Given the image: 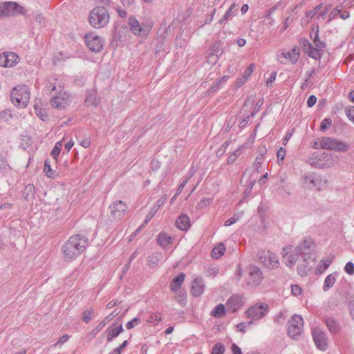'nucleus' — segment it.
Here are the masks:
<instances>
[{"instance_id":"obj_1","label":"nucleus","mask_w":354,"mask_h":354,"mask_svg":"<svg viewBox=\"0 0 354 354\" xmlns=\"http://www.w3.org/2000/svg\"><path fill=\"white\" fill-rule=\"evenodd\" d=\"M314 250V242L310 238H305L294 249L291 245H287L283 248L282 256L286 265L292 268L297 262L305 255L310 254Z\"/></svg>"},{"instance_id":"obj_2","label":"nucleus","mask_w":354,"mask_h":354,"mask_svg":"<svg viewBox=\"0 0 354 354\" xmlns=\"http://www.w3.org/2000/svg\"><path fill=\"white\" fill-rule=\"evenodd\" d=\"M88 245V239L84 235L71 236L62 247L64 258L72 261L82 254Z\"/></svg>"},{"instance_id":"obj_3","label":"nucleus","mask_w":354,"mask_h":354,"mask_svg":"<svg viewBox=\"0 0 354 354\" xmlns=\"http://www.w3.org/2000/svg\"><path fill=\"white\" fill-rule=\"evenodd\" d=\"M327 183L324 176L313 171L305 172L301 176V187L308 191L321 192L326 188Z\"/></svg>"},{"instance_id":"obj_4","label":"nucleus","mask_w":354,"mask_h":354,"mask_svg":"<svg viewBox=\"0 0 354 354\" xmlns=\"http://www.w3.org/2000/svg\"><path fill=\"white\" fill-rule=\"evenodd\" d=\"M50 91H55L58 93L55 97H53L50 100L51 106L57 109H64L71 102V96L66 92H62L63 86L61 84L60 81L57 78L52 79L46 84Z\"/></svg>"},{"instance_id":"obj_5","label":"nucleus","mask_w":354,"mask_h":354,"mask_svg":"<svg viewBox=\"0 0 354 354\" xmlns=\"http://www.w3.org/2000/svg\"><path fill=\"white\" fill-rule=\"evenodd\" d=\"M311 38L313 40L315 47L306 39L303 42L304 46L308 47V55L314 59H319L322 57V49L326 47V44L319 40L318 35V26L311 29Z\"/></svg>"},{"instance_id":"obj_6","label":"nucleus","mask_w":354,"mask_h":354,"mask_svg":"<svg viewBox=\"0 0 354 354\" xmlns=\"http://www.w3.org/2000/svg\"><path fill=\"white\" fill-rule=\"evenodd\" d=\"M109 18V12L104 6H97L91 11L88 19L93 27L100 28L108 24Z\"/></svg>"},{"instance_id":"obj_7","label":"nucleus","mask_w":354,"mask_h":354,"mask_svg":"<svg viewBox=\"0 0 354 354\" xmlns=\"http://www.w3.org/2000/svg\"><path fill=\"white\" fill-rule=\"evenodd\" d=\"M30 99V93L26 86L15 87L11 91L10 100L12 104L19 107H25Z\"/></svg>"},{"instance_id":"obj_8","label":"nucleus","mask_w":354,"mask_h":354,"mask_svg":"<svg viewBox=\"0 0 354 354\" xmlns=\"http://www.w3.org/2000/svg\"><path fill=\"white\" fill-rule=\"evenodd\" d=\"M263 279V273L259 267L250 265L246 268L245 283L247 286H258L261 283Z\"/></svg>"},{"instance_id":"obj_9","label":"nucleus","mask_w":354,"mask_h":354,"mask_svg":"<svg viewBox=\"0 0 354 354\" xmlns=\"http://www.w3.org/2000/svg\"><path fill=\"white\" fill-rule=\"evenodd\" d=\"M320 147L340 152H346L349 149V145L343 141L335 138L324 137L320 140Z\"/></svg>"},{"instance_id":"obj_10","label":"nucleus","mask_w":354,"mask_h":354,"mask_svg":"<svg viewBox=\"0 0 354 354\" xmlns=\"http://www.w3.org/2000/svg\"><path fill=\"white\" fill-rule=\"evenodd\" d=\"M288 335L292 339H297L301 335L304 321L301 315H294L288 321Z\"/></svg>"},{"instance_id":"obj_11","label":"nucleus","mask_w":354,"mask_h":354,"mask_svg":"<svg viewBox=\"0 0 354 354\" xmlns=\"http://www.w3.org/2000/svg\"><path fill=\"white\" fill-rule=\"evenodd\" d=\"M24 12L25 9L15 2L6 1L0 3V17L15 16Z\"/></svg>"},{"instance_id":"obj_12","label":"nucleus","mask_w":354,"mask_h":354,"mask_svg":"<svg viewBox=\"0 0 354 354\" xmlns=\"http://www.w3.org/2000/svg\"><path fill=\"white\" fill-rule=\"evenodd\" d=\"M269 311V306L266 304H256L246 311L248 317L252 320H259L264 317Z\"/></svg>"},{"instance_id":"obj_13","label":"nucleus","mask_w":354,"mask_h":354,"mask_svg":"<svg viewBox=\"0 0 354 354\" xmlns=\"http://www.w3.org/2000/svg\"><path fill=\"white\" fill-rule=\"evenodd\" d=\"M128 207L125 202L116 201L109 205L111 216L115 220H120L126 214Z\"/></svg>"},{"instance_id":"obj_14","label":"nucleus","mask_w":354,"mask_h":354,"mask_svg":"<svg viewBox=\"0 0 354 354\" xmlns=\"http://www.w3.org/2000/svg\"><path fill=\"white\" fill-rule=\"evenodd\" d=\"M315 258L311 257V253L304 257L299 261L297 266V272L300 276H306L310 270L313 268L315 264Z\"/></svg>"},{"instance_id":"obj_15","label":"nucleus","mask_w":354,"mask_h":354,"mask_svg":"<svg viewBox=\"0 0 354 354\" xmlns=\"http://www.w3.org/2000/svg\"><path fill=\"white\" fill-rule=\"evenodd\" d=\"M85 41L88 48L93 52H100L103 48V41L102 38L93 33L86 35Z\"/></svg>"},{"instance_id":"obj_16","label":"nucleus","mask_w":354,"mask_h":354,"mask_svg":"<svg viewBox=\"0 0 354 354\" xmlns=\"http://www.w3.org/2000/svg\"><path fill=\"white\" fill-rule=\"evenodd\" d=\"M259 261L270 269H276L279 266L278 257L270 251H267L260 256Z\"/></svg>"},{"instance_id":"obj_17","label":"nucleus","mask_w":354,"mask_h":354,"mask_svg":"<svg viewBox=\"0 0 354 354\" xmlns=\"http://www.w3.org/2000/svg\"><path fill=\"white\" fill-rule=\"evenodd\" d=\"M314 342L321 351H326L328 347V340L326 333L319 328H313L312 331Z\"/></svg>"},{"instance_id":"obj_18","label":"nucleus","mask_w":354,"mask_h":354,"mask_svg":"<svg viewBox=\"0 0 354 354\" xmlns=\"http://www.w3.org/2000/svg\"><path fill=\"white\" fill-rule=\"evenodd\" d=\"M19 61V56L12 52H6L0 55V66L12 67Z\"/></svg>"},{"instance_id":"obj_19","label":"nucleus","mask_w":354,"mask_h":354,"mask_svg":"<svg viewBox=\"0 0 354 354\" xmlns=\"http://www.w3.org/2000/svg\"><path fill=\"white\" fill-rule=\"evenodd\" d=\"M243 297L239 295H234L227 299L225 305L227 311L234 313L239 310L243 306Z\"/></svg>"},{"instance_id":"obj_20","label":"nucleus","mask_w":354,"mask_h":354,"mask_svg":"<svg viewBox=\"0 0 354 354\" xmlns=\"http://www.w3.org/2000/svg\"><path fill=\"white\" fill-rule=\"evenodd\" d=\"M205 290L204 280L202 277H198L194 279L192 283L191 292L193 296L199 297Z\"/></svg>"},{"instance_id":"obj_21","label":"nucleus","mask_w":354,"mask_h":354,"mask_svg":"<svg viewBox=\"0 0 354 354\" xmlns=\"http://www.w3.org/2000/svg\"><path fill=\"white\" fill-rule=\"evenodd\" d=\"M167 196H161L156 202V203L151 208L149 212L147 214L146 218L142 223V225H146L155 215L159 208L165 203Z\"/></svg>"},{"instance_id":"obj_22","label":"nucleus","mask_w":354,"mask_h":354,"mask_svg":"<svg viewBox=\"0 0 354 354\" xmlns=\"http://www.w3.org/2000/svg\"><path fill=\"white\" fill-rule=\"evenodd\" d=\"M128 24L129 26L131 31L135 35L143 36L141 22H139L138 20H137V19L134 16L129 17Z\"/></svg>"},{"instance_id":"obj_23","label":"nucleus","mask_w":354,"mask_h":354,"mask_svg":"<svg viewBox=\"0 0 354 354\" xmlns=\"http://www.w3.org/2000/svg\"><path fill=\"white\" fill-rule=\"evenodd\" d=\"M324 322L331 333H337L340 327L338 321L333 317H326Z\"/></svg>"},{"instance_id":"obj_24","label":"nucleus","mask_w":354,"mask_h":354,"mask_svg":"<svg viewBox=\"0 0 354 354\" xmlns=\"http://www.w3.org/2000/svg\"><path fill=\"white\" fill-rule=\"evenodd\" d=\"M115 326V324H112L106 330V333L107 334L106 338L108 342H111L114 337H118L120 333H122L124 331L122 324L117 326Z\"/></svg>"},{"instance_id":"obj_25","label":"nucleus","mask_w":354,"mask_h":354,"mask_svg":"<svg viewBox=\"0 0 354 354\" xmlns=\"http://www.w3.org/2000/svg\"><path fill=\"white\" fill-rule=\"evenodd\" d=\"M176 225L181 230H187L191 225L189 217L185 214L180 215L176 219Z\"/></svg>"},{"instance_id":"obj_26","label":"nucleus","mask_w":354,"mask_h":354,"mask_svg":"<svg viewBox=\"0 0 354 354\" xmlns=\"http://www.w3.org/2000/svg\"><path fill=\"white\" fill-rule=\"evenodd\" d=\"M157 241L161 247L166 248L173 243L174 238L166 232H160L158 236Z\"/></svg>"},{"instance_id":"obj_27","label":"nucleus","mask_w":354,"mask_h":354,"mask_svg":"<svg viewBox=\"0 0 354 354\" xmlns=\"http://www.w3.org/2000/svg\"><path fill=\"white\" fill-rule=\"evenodd\" d=\"M237 8L235 3L231 5V6L226 11L222 19L218 21L220 24H224L226 21L231 20L234 16L236 15Z\"/></svg>"},{"instance_id":"obj_28","label":"nucleus","mask_w":354,"mask_h":354,"mask_svg":"<svg viewBox=\"0 0 354 354\" xmlns=\"http://www.w3.org/2000/svg\"><path fill=\"white\" fill-rule=\"evenodd\" d=\"M185 279V274L183 272L180 273L176 277H175L171 284L170 289L171 291L178 290L181 288V285L184 282Z\"/></svg>"},{"instance_id":"obj_29","label":"nucleus","mask_w":354,"mask_h":354,"mask_svg":"<svg viewBox=\"0 0 354 354\" xmlns=\"http://www.w3.org/2000/svg\"><path fill=\"white\" fill-rule=\"evenodd\" d=\"M337 272H333L328 274L324 282L323 290L324 291H328L330 288H331L335 284L337 280Z\"/></svg>"},{"instance_id":"obj_30","label":"nucleus","mask_w":354,"mask_h":354,"mask_svg":"<svg viewBox=\"0 0 354 354\" xmlns=\"http://www.w3.org/2000/svg\"><path fill=\"white\" fill-rule=\"evenodd\" d=\"M299 49L294 48L292 50L287 53H282L281 55L286 59H288L290 62L295 63L299 58Z\"/></svg>"},{"instance_id":"obj_31","label":"nucleus","mask_w":354,"mask_h":354,"mask_svg":"<svg viewBox=\"0 0 354 354\" xmlns=\"http://www.w3.org/2000/svg\"><path fill=\"white\" fill-rule=\"evenodd\" d=\"M142 28V35L143 36H147L151 31V28H153V23L152 19L147 18L145 19L141 22Z\"/></svg>"},{"instance_id":"obj_32","label":"nucleus","mask_w":354,"mask_h":354,"mask_svg":"<svg viewBox=\"0 0 354 354\" xmlns=\"http://www.w3.org/2000/svg\"><path fill=\"white\" fill-rule=\"evenodd\" d=\"M225 251V245L223 243H219L212 249L211 254L212 258L218 259L223 255Z\"/></svg>"},{"instance_id":"obj_33","label":"nucleus","mask_w":354,"mask_h":354,"mask_svg":"<svg viewBox=\"0 0 354 354\" xmlns=\"http://www.w3.org/2000/svg\"><path fill=\"white\" fill-rule=\"evenodd\" d=\"M175 294L176 300L181 305H185L186 304V292L182 288L173 290L172 291Z\"/></svg>"},{"instance_id":"obj_34","label":"nucleus","mask_w":354,"mask_h":354,"mask_svg":"<svg viewBox=\"0 0 354 354\" xmlns=\"http://www.w3.org/2000/svg\"><path fill=\"white\" fill-rule=\"evenodd\" d=\"M225 307L223 304H220L216 306L211 312V315L214 317H221L225 315Z\"/></svg>"},{"instance_id":"obj_35","label":"nucleus","mask_w":354,"mask_h":354,"mask_svg":"<svg viewBox=\"0 0 354 354\" xmlns=\"http://www.w3.org/2000/svg\"><path fill=\"white\" fill-rule=\"evenodd\" d=\"M44 171L48 178H54L58 176L56 170L52 169L49 161L46 160L44 162Z\"/></svg>"},{"instance_id":"obj_36","label":"nucleus","mask_w":354,"mask_h":354,"mask_svg":"<svg viewBox=\"0 0 354 354\" xmlns=\"http://www.w3.org/2000/svg\"><path fill=\"white\" fill-rule=\"evenodd\" d=\"M35 194V187L32 184L27 185L23 192L24 197L28 201L30 198H33Z\"/></svg>"},{"instance_id":"obj_37","label":"nucleus","mask_w":354,"mask_h":354,"mask_svg":"<svg viewBox=\"0 0 354 354\" xmlns=\"http://www.w3.org/2000/svg\"><path fill=\"white\" fill-rule=\"evenodd\" d=\"M12 118V113L9 109H4L0 111V122H9Z\"/></svg>"},{"instance_id":"obj_38","label":"nucleus","mask_w":354,"mask_h":354,"mask_svg":"<svg viewBox=\"0 0 354 354\" xmlns=\"http://www.w3.org/2000/svg\"><path fill=\"white\" fill-rule=\"evenodd\" d=\"M161 260V254L156 253L149 256L147 259V262L150 266H157L158 262Z\"/></svg>"},{"instance_id":"obj_39","label":"nucleus","mask_w":354,"mask_h":354,"mask_svg":"<svg viewBox=\"0 0 354 354\" xmlns=\"http://www.w3.org/2000/svg\"><path fill=\"white\" fill-rule=\"evenodd\" d=\"M255 68V65L252 63L250 64V66L245 70L243 73V81L241 82V84H245L248 78L252 75V72L254 71V69Z\"/></svg>"},{"instance_id":"obj_40","label":"nucleus","mask_w":354,"mask_h":354,"mask_svg":"<svg viewBox=\"0 0 354 354\" xmlns=\"http://www.w3.org/2000/svg\"><path fill=\"white\" fill-rule=\"evenodd\" d=\"M93 311L94 310L93 308H90L85 310L82 313V319L85 323L88 324L91 322Z\"/></svg>"},{"instance_id":"obj_41","label":"nucleus","mask_w":354,"mask_h":354,"mask_svg":"<svg viewBox=\"0 0 354 354\" xmlns=\"http://www.w3.org/2000/svg\"><path fill=\"white\" fill-rule=\"evenodd\" d=\"M85 102L88 105H93V106H97L99 103L98 100L96 99L95 94L94 93H90L86 96Z\"/></svg>"},{"instance_id":"obj_42","label":"nucleus","mask_w":354,"mask_h":354,"mask_svg":"<svg viewBox=\"0 0 354 354\" xmlns=\"http://www.w3.org/2000/svg\"><path fill=\"white\" fill-rule=\"evenodd\" d=\"M160 321L161 317L156 313L151 314L147 319V322L153 326L158 325Z\"/></svg>"},{"instance_id":"obj_43","label":"nucleus","mask_w":354,"mask_h":354,"mask_svg":"<svg viewBox=\"0 0 354 354\" xmlns=\"http://www.w3.org/2000/svg\"><path fill=\"white\" fill-rule=\"evenodd\" d=\"M243 215V212L235 214L232 217L230 218L225 222V226H230L237 222Z\"/></svg>"},{"instance_id":"obj_44","label":"nucleus","mask_w":354,"mask_h":354,"mask_svg":"<svg viewBox=\"0 0 354 354\" xmlns=\"http://www.w3.org/2000/svg\"><path fill=\"white\" fill-rule=\"evenodd\" d=\"M224 351V345L221 343H217L213 346L212 354H223Z\"/></svg>"},{"instance_id":"obj_45","label":"nucleus","mask_w":354,"mask_h":354,"mask_svg":"<svg viewBox=\"0 0 354 354\" xmlns=\"http://www.w3.org/2000/svg\"><path fill=\"white\" fill-rule=\"evenodd\" d=\"M62 147V144L61 142H58L55 144L54 148L51 151L52 156L57 160V156L59 155L61 149Z\"/></svg>"},{"instance_id":"obj_46","label":"nucleus","mask_w":354,"mask_h":354,"mask_svg":"<svg viewBox=\"0 0 354 354\" xmlns=\"http://www.w3.org/2000/svg\"><path fill=\"white\" fill-rule=\"evenodd\" d=\"M344 270L350 276L354 274V263L351 261L347 262L344 268Z\"/></svg>"},{"instance_id":"obj_47","label":"nucleus","mask_w":354,"mask_h":354,"mask_svg":"<svg viewBox=\"0 0 354 354\" xmlns=\"http://www.w3.org/2000/svg\"><path fill=\"white\" fill-rule=\"evenodd\" d=\"M35 110L36 115L38 117H39V118L41 120L45 121L46 120H47V118H48L47 114L45 113L44 111H42L41 109H39L37 105H35Z\"/></svg>"},{"instance_id":"obj_48","label":"nucleus","mask_w":354,"mask_h":354,"mask_svg":"<svg viewBox=\"0 0 354 354\" xmlns=\"http://www.w3.org/2000/svg\"><path fill=\"white\" fill-rule=\"evenodd\" d=\"M332 124V120L330 118L324 119L320 124V130L325 131Z\"/></svg>"},{"instance_id":"obj_49","label":"nucleus","mask_w":354,"mask_h":354,"mask_svg":"<svg viewBox=\"0 0 354 354\" xmlns=\"http://www.w3.org/2000/svg\"><path fill=\"white\" fill-rule=\"evenodd\" d=\"M264 158H261V156H257L254 165L257 172H261V164L263 163Z\"/></svg>"},{"instance_id":"obj_50","label":"nucleus","mask_w":354,"mask_h":354,"mask_svg":"<svg viewBox=\"0 0 354 354\" xmlns=\"http://www.w3.org/2000/svg\"><path fill=\"white\" fill-rule=\"evenodd\" d=\"M286 156V149L283 147H280L277 153V157L278 160V163L279 164L280 161H283Z\"/></svg>"},{"instance_id":"obj_51","label":"nucleus","mask_w":354,"mask_h":354,"mask_svg":"<svg viewBox=\"0 0 354 354\" xmlns=\"http://www.w3.org/2000/svg\"><path fill=\"white\" fill-rule=\"evenodd\" d=\"M349 313L353 320H354V295L351 298L348 304Z\"/></svg>"},{"instance_id":"obj_52","label":"nucleus","mask_w":354,"mask_h":354,"mask_svg":"<svg viewBox=\"0 0 354 354\" xmlns=\"http://www.w3.org/2000/svg\"><path fill=\"white\" fill-rule=\"evenodd\" d=\"M291 291L293 295L299 296L301 294L302 290L301 287L298 285H292L291 286Z\"/></svg>"},{"instance_id":"obj_53","label":"nucleus","mask_w":354,"mask_h":354,"mask_svg":"<svg viewBox=\"0 0 354 354\" xmlns=\"http://www.w3.org/2000/svg\"><path fill=\"white\" fill-rule=\"evenodd\" d=\"M138 323H140V319L135 317L132 320L127 323L126 327L127 328V329H131Z\"/></svg>"},{"instance_id":"obj_54","label":"nucleus","mask_w":354,"mask_h":354,"mask_svg":"<svg viewBox=\"0 0 354 354\" xmlns=\"http://www.w3.org/2000/svg\"><path fill=\"white\" fill-rule=\"evenodd\" d=\"M188 181H189V178H185V179H183L182 180L181 183L180 184V185L178 186V187L177 189L176 195H178L181 193V192L183 191V189H184L185 186L187 185Z\"/></svg>"},{"instance_id":"obj_55","label":"nucleus","mask_w":354,"mask_h":354,"mask_svg":"<svg viewBox=\"0 0 354 354\" xmlns=\"http://www.w3.org/2000/svg\"><path fill=\"white\" fill-rule=\"evenodd\" d=\"M212 201V199L210 198H203L200 201V202L198 203V206L201 208H203L205 206L209 205L211 203Z\"/></svg>"},{"instance_id":"obj_56","label":"nucleus","mask_w":354,"mask_h":354,"mask_svg":"<svg viewBox=\"0 0 354 354\" xmlns=\"http://www.w3.org/2000/svg\"><path fill=\"white\" fill-rule=\"evenodd\" d=\"M331 262H332L331 260L329 259H322L321 261V263H322V266H320L319 268H317V270H319L321 266H322L323 267V270H326L328 268V266H330Z\"/></svg>"},{"instance_id":"obj_57","label":"nucleus","mask_w":354,"mask_h":354,"mask_svg":"<svg viewBox=\"0 0 354 354\" xmlns=\"http://www.w3.org/2000/svg\"><path fill=\"white\" fill-rule=\"evenodd\" d=\"M316 102L317 97L315 95H311L307 100V105L308 107H312L315 104Z\"/></svg>"},{"instance_id":"obj_58","label":"nucleus","mask_w":354,"mask_h":354,"mask_svg":"<svg viewBox=\"0 0 354 354\" xmlns=\"http://www.w3.org/2000/svg\"><path fill=\"white\" fill-rule=\"evenodd\" d=\"M346 112L348 119L354 123V107L347 109Z\"/></svg>"},{"instance_id":"obj_59","label":"nucleus","mask_w":354,"mask_h":354,"mask_svg":"<svg viewBox=\"0 0 354 354\" xmlns=\"http://www.w3.org/2000/svg\"><path fill=\"white\" fill-rule=\"evenodd\" d=\"M221 80H218L216 83L212 85L208 90V92H214L219 89Z\"/></svg>"},{"instance_id":"obj_60","label":"nucleus","mask_w":354,"mask_h":354,"mask_svg":"<svg viewBox=\"0 0 354 354\" xmlns=\"http://www.w3.org/2000/svg\"><path fill=\"white\" fill-rule=\"evenodd\" d=\"M341 12V10L338 8H334L331 12H330V19L329 20H331L333 19V18H335L336 16H337L339 14H340Z\"/></svg>"},{"instance_id":"obj_61","label":"nucleus","mask_w":354,"mask_h":354,"mask_svg":"<svg viewBox=\"0 0 354 354\" xmlns=\"http://www.w3.org/2000/svg\"><path fill=\"white\" fill-rule=\"evenodd\" d=\"M80 145L84 148H88L91 145V140L89 138H85L80 142Z\"/></svg>"},{"instance_id":"obj_62","label":"nucleus","mask_w":354,"mask_h":354,"mask_svg":"<svg viewBox=\"0 0 354 354\" xmlns=\"http://www.w3.org/2000/svg\"><path fill=\"white\" fill-rule=\"evenodd\" d=\"M68 339V336L67 335H63L61 337L56 344H54V346H56L57 344H63L65 343Z\"/></svg>"},{"instance_id":"obj_63","label":"nucleus","mask_w":354,"mask_h":354,"mask_svg":"<svg viewBox=\"0 0 354 354\" xmlns=\"http://www.w3.org/2000/svg\"><path fill=\"white\" fill-rule=\"evenodd\" d=\"M232 351L233 354H242L241 348L235 344L232 345Z\"/></svg>"},{"instance_id":"obj_64","label":"nucleus","mask_w":354,"mask_h":354,"mask_svg":"<svg viewBox=\"0 0 354 354\" xmlns=\"http://www.w3.org/2000/svg\"><path fill=\"white\" fill-rule=\"evenodd\" d=\"M259 154L257 156H261V158H264L263 156L267 152V149L265 146L260 147L258 150Z\"/></svg>"}]
</instances>
